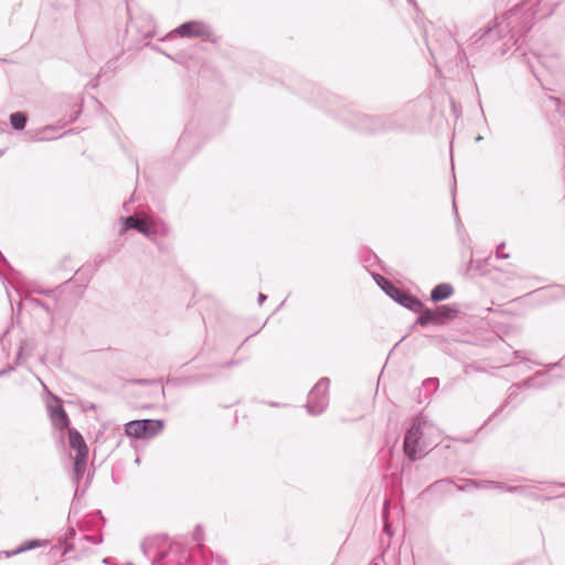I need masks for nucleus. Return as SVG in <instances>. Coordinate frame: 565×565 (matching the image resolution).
Instances as JSON below:
<instances>
[{
  "label": "nucleus",
  "mask_w": 565,
  "mask_h": 565,
  "mask_svg": "<svg viewBox=\"0 0 565 565\" xmlns=\"http://www.w3.org/2000/svg\"><path fill=\"white\" fill-rule=\"evenodd\" d=\"M490 38H500V31L498 30V23L497 19L493 21H490L487 26L483 29H480L478 32H476L471 40H473V43H478L479 41L487 40Z\"/></svg>",
  "instance_id": "ddd939ff"
},
{
  "label": "nucleus",
  "mask_w": 565,
  "mask_h": 565,
  "mask_svg": "<svg viewBox=\"0 0 565 565\" xmlns=\"http://www.w3.org/2000/svg\"><path fill=\"white\" fill-rule=\"evenodd\" d=\"M455 292L454 287L448 282L437 284L430 291V300L440 302L450 298Z\"/></svg>",
  "instance_id": "f8f14e48"
},
{
  "label": "nucleus",
  "mask_w": 565,
  "mask_h": 565,
  "mask_svg": "<svg viewBox=\"0 0 565 565\" xmlns=\"http://www.w3.org/2000/svg\"><path fill=\"white\" fill-rule=\"evenodd\" d=\"M102 263H103L102 258L100 259H97V258L95 259V264H96L97 267H99L102 265Z\"/></svg>",
  "instance_id": "e433bc0d"
},
{
  "label": "nucleus",
  "mask_w": 565,
  "mask_h": 565,
  "mask_svg": "<svg viewBox=\"0 0 565 565\" xmlns=\"http://www.w3.org/2000/svg\"><path fill=\"white\" fill-rule=\"evenodd\" d=\"M25 344H26V341H22L21 342V345H20L19 351L17 353L14 363L8 364V366L6 369H2L3 371H8V374L10 372L14 371L15 366L19 365V360L22 356V351H23Z\"/></svg>",
  "instance_id": "5701e85b"
},
{
  "label": "nucleus",
  "mask_w": 565,
  "mask_h": 565,
  "mask_svg": "<svg viewBox=\"0 0 565 565\" xmlns=\"http://www.w3.org/2000/svg\"><path fill=\"white\" fill-rule=\"evenodd\" d=\"M191 146H192V136L190 134L189 127H186L178 141L175 152H174L175 156H178L179 153L185 152V154L188 157H190L192 154V152L190 151Z\"/></svg>",
  "instance_id": "f3484780"
},
{
  "label": "nucleus",
  "mask_w": 565,
  "mask_h": 565,
  "mask_svg": "<svg viewBox=\"0 0 565 565\" xmlns=\"http://www.w3.org/2000/svg\"><path fill=\"white\" fill-rule=\"evenodd\" d=\"M427 425L428 419L423 414H418L412 418L403 440V450L406 459H418L417 455L424 451L425 445L423 435Z\"/></svg>",
  "instance_id": "f257e3e1"
},
{
  "label": "nucleus",
  "mask_w": 565,
  "mask_h": 565,
  "mask_svg": "<svg viewBox=\"0 0 565 565\" xmlns=\"http://www.w3.org/2000/svg\"><path fill=\"white\" fill-rule=\"evenodd\" d=\"M546 373H547L546 371H537L532 376L526 377L516 383L522 390H530V388L541 390L546 386V383L542 382L540 379L545 376Z\"/></svg>",
  "instance_id": "4468645a"
},
{
  "label": "nucleus",
  "mask_w": 565,
  "mask_h": 565,
  "mask_svg": "<svg viewBox=\"0 0 565 565\" xmlns=\"http://www.w3.org/2000/svg\"><path fill=\"white\" fill-rule=\"evenodd\" d=\"M98 77H99V75H98L96 78L92 79V81L88 83V86H89L90 88L95 89V88H97V87H98V85H99V79H98Z\"/></svg>",
  "instance_id": "c756f323"
},
{
  "label": "nucleus",
  "mask_w": 565,
  "mask_h": 565,
  "mask_svg": "<svg viewBox=\"0 0 565 565\" xmlns=\"http://www.w3.org/2000/svg\"><path fill=\"white\" fill-rule=\"evenodd\" d=\"M47 412L51 422L56 429L63 430L70 428V418L64 409L63 401L60 397L53 396L52 399L49 401Z\"/></svg>",
  "instance_id": "423d86ee"
},
{
  "label": "nucleus",
  "mask_w": 565,
  "mask_h": 565,
  "mask_svg": "<svg viewBox=\"0 0 565 565\" xmlns=\"http://www.w3.org/2000/svg\"><path fill=\"white\" fill-rule=\"evenodd\" d=\"M269 405H270V406H275V407H276V406H278V403H274V402H271Z\"/></svg>",
  "instance_id": "ea45409f"
},
{
  "label": "nucleus",
  "mask_w": 565,
  "mask_h": 565,
  "mask_svg": "<svg viewBox=\"0 0 565 565\" xmlns=\"http://www.w3.org/2000/svg\"><path fill=\"white\" fill-rule=\"evenodd\" d=\"M443 448L450 450V449H451V446H450V444H447V445H445V446L437 445V446H436V447H434V448H433L428 454H430V452H431L434 456H438V455H440V450H441Z\"/></svg>",
  "instance_id": "bb28decb"
},
{
  "label": "nucleus",
  "mask_w": 565,
  "mask_h": 565,
  "mask_svg": "<svg viewBox=\"0 0 565 565\" xmlns=\"http://www.w3.org/2000/svg\"><path fill=\"white\" fill-rule=\"evenodd\" d=\"M522 388L518 385V383H513L509 390H508V395L507 397L504 398L503 403L495 409V412L489 417L488 420L492 419L494 416H497L498 414H500L508 405H510L514 399L518 398L519 394H520V391Z\"/></svg>",
  "instance_id": "dca6fc26"
},
{
  "label": "nucleus",
  "mask_w": 565,
  "mask_h": 565,
  "mask_svg": "<svg viewBox=\"0 0 565 565\" xmlns=\"http://www.w3.org/2000/svg\"><path fill=\"white\" fill-rule=\"evenodd\" d=\"M398 114L377 115L379 118V132L392 131L402 129L404 126L398 119Z\"/></svg>",
  "instance_id": "9d476101"
},
{
  "label": "nucleus",
  "mask_w": 565,
  "mask_h": 565,
  "mask_svg": "<svg viewBox=\"0 0 565 565\" xmlns=\"http://www.w3.org/2000/svg\"><path fill=\"white\" fill-rule=\"evenodd\" d=\"M79 114H81V110H78V111H77V113H76V114L71 118V120H70V121H71V122H74V121L78 118Z\"/></svg>",
  "instance_id": "72a5a7b5"
},
{
  "label": "nucleus",
  "mask_w": 565,
  "mask_h": 565,
  "mask_svg": "<svg viewBox=\"0 0 565 565\" xmlns=\"http://www.w3.org/2000/svg\"><path fill=\"white\" fill-rule=\"evenodd\" d=\"M135 384H138V385H141V386H146V385H152V384H159V385H162V380L161 379H138V380H135L134 381Z\"/></svg>",
  "instance_id": "393cba45"
},
{
  "label": "nucleus",
  "mask_w": 565,
  "mask_h": 565,
  "mask_svg": "<svg viewBox=\"0 0 565 565\" xmlns=\"http://www.w3.org/2000/svg\"><path fill=\"white\" fill-rule=\"evenodd\" d=\"M452 210H454L455 215H456L457 226L459 227L461 225V223H460V220H459V216H458V211H457V205H456V201H455V192L454 191H452Z\"/></svg>",
  "instance_id": "c85d7f7f"
},
{
  "label": "nucleus",
  "mask_w": 565,
  "mask_h": 565,
  "mask_svg": "<svg viewBox=\"0 0 565 565\" xmlns=\"http://www.w3.org/2000/svg\"><path fill=\"white\" fill-rule=\"evenodd\" d=\"M138 232L145 235L149 239H153L157 236L156 223L153 221L143 223L139 226Z\"/></svg>",
  "instance_id": "4be33fe9"
},
{
  "label": "nucleus",
  "mask_w": 565,
  "mask_h": 565,
  "mask_svg": "<svg viewBox=\"0 0 565 565\" xmlns=\"http://www.w3.org/2000/svg\"><path fill=\"white\" fill-rule=\"evenodd\" d=\"M330 385L328 377H321L308 395L306 408L310 415H320L326 408V394Z\"/></svg>",
  "instance_id": "39448f33"
},
{
  "label": "nucleus",
  "mask_w": 565,
  "mask_h": 565,
  "mask_svg": "<svg viewBox=\"0 0 565 565\" xmlns=\"http://www.w3.org/2000/svg\"><path fill=\"white\" fill-rule=\"evenodd\" d=\"M409 3L416 6V2L414 0H407Z\"/></svg>",
  "instance_id": "a19ab883"
},
{
  "label": "nucleus",
  "mask_w": 565,
  "mask_h": 565,
  "mask_svg": "<svg viewBox=\"0 0 565 565\" xmlns=\"http://www.w3.org/2000/svg\"><path fill=\"white\" fill-rule=\"evenodd\" d=\"M56 130H57L56 126L47 125V126L43 127L42 129H40L38 135L32 137L31 140L35 141V142L53 140L56 137L47 135V131H56Z\"/></svg>",
  "instance_id": "412c9836"
},
{
  "label": "nucleus",
  "mask_w": 565,
  "mask_h": 565,
  "mask_svg": "<svg viewBox=\"0 0 565 565\" xmlns=\"http://www.w3.org/2000/svg\"><path fill=\"white\" fill-rule=\"evenodd\" d=\"M416 312H418V317L415 320V324L427 327V326H436L434 311L433 309L425 306L423 302V307L418 309Z\"/></svg>",
  "instance_id": "2eb2a0df"
},
{
  "label": "nucleus",
  "mask_w": 565,
  "mask_h": 565,
  "mask_svg": "<svg viewBox=\"0 0 565 565\" xmlns=\"http://www.w3.org/2000/svg\"><path fill=\"white\" fill-rule=\"evenodd\" d=\"M7 374H8V371L0 370V377L4 376Z\"/></svg>",
  "instance_id": "58836bf2"
},
{
  "label": "nucleus",
  "mask_w": 565,
  "mask_h": 565,
  "mask_svg": "<svg viewBox=\"0 0 565 565\" xmlns=\"http://www.w3.org/2000/svg\"><path fill=\"white\" fill-rule=\"evenodd\" d=\"M163 428V419H135L125 424V434L137 439H150L158 436Z\"/></svg>",
  "instance_id": "7ed1b4c3"
},
{
  "label": "nucleus",
  "mask_w": 565,
  "mask_h": 565,
  "mask_svg": "<svg viewBox=\"0 0 565 565\" xmlns=\"http://www.w3.org/2000/svg\"><path fill=\"white\" fill-rule=\"evenodd\" d=\"M505 244L501 243L497 246L495 256L497 258H509V254H500V249L504 248Z\"/></svg>",
  "instance_id": "cd10ccee"
},
{
  "label": "nucleus",
  "mask_w": 565,
  "mask_h": 565,
  "mask_svg": "<svg viewBox=\"0 0 565 565\" xmlns=\"http://www.w3.org/2000/svg\"><path fill=\"white\" fill-rule=\"evenodd\" d=\"M28 115L24 111H14L10 115L9 120L13 130L21 131L28 124Z\"/></svg>",
  "instance_id": "a211bd4d"
},
{
  "label": "nucleus",
  "mask_w": 565,
  "mask_h": 565,
  "mask_svg": "<svg viewBox=\"0 0 565 565\" xmlns=\"http://www.w3.org/2000/svg\"><path fill=\"white\" fill-rule=\"evenodd\" d=\"M153 222L156 223L157 235H167L168 234L169 228L164 222H162V221H153Z\"/></svg>",
  "instance_id": "a878e982"
},
{
  "label": "nucleus",
  "mask_w": 565,
  "mask_h": 565,
  "mask_svg": "<svg viewBox=\"0 0 565 565\" xmlns=\"http://www.w3.org/2000/svg\"><path fill=\"white\" fill-rule=\"evenodd\" d=\"M373 278L376 281L377 286L390 298H392L396 303L403 306L409 311H417L423 307V301L418 297L397 287L393 281L385 278L384 276L380 274H374Z\"/></svg>",
  "instance_id": "f03ea898"
},
{
  "label": "nucleus",
  "mask_w": 565,
  "mask_h": 565,
  "mask_svg": "<svg viewBox=\"0 0 565 565\" xmlns=\"http://www.w3.org/2000/svg\"><path fill=\"white\" fill-rule=\"evenodd\" d=\"M129 203H130V201H126V202H124V204H122V207H124V209H125V211H127V212H129V211H130V210H129Z\"/></svg>",
  "instance_id": "473e14b6"
},
{
  "label": "nucleus",
  "mask_w": 565,
  "mask_h": 565,
  "mask_svg": "<svg viewBox=\"0 0 565 565\" xmlns=\"http://www.w3.org/2000/svg\"><path fill=\"white\" fill-rule=\"evenodd\" d=\"M347 121L356 129L365 132H379V118L377 115H366L362 113H354L351 119Z\"/></svg>",
  "instance_id": "0eeeda50"
},
{
  "label": "nucleus",
  "mask_w": 565,
  "mask_h": 565,
  "mask_svg": "<svg viewBox=\"0 0 565 565\" xmlns=\"http://www.w3.org/2000/svg\"><path fill=\"white\" fill-rule=\"evenodd\" d=\"M267 299V296L263 292H259L257 301L259 305H262Z\"/></svg>",
  "instance_id": "7c9ffc66"
},
{
  "label": "nucleus",
  "mask_w": 565,
  "mask_h": 565,
  "mask_svg": "<svg viewBox=\"0 0 565 565\" xmlns=\"http://www.w3.org/2000/svg\"><path fill=\"white\" fill-rule=\"evenodd\" d=\"M210 377L207 375H190V376H183V377H173L168 376L166 384L171 385L173 387H181L185 385H194L204 381H207Z\"/></svg>",
  "instance_id": "9b49d317"
},
{
  "label": "nucleus",
  "mask_w": 565,
  "mask_h": 565,
  "mask_svg": "<svg viewBox=\"0 0 565 565\" xmlns=\"http://www.w3.org/2000/svg\"><path fill=\"white\" fill-rule=\"evenodd\" d=\"M433 311L436 326H440L454 320L459 313V307L456 303L439 305Z\"/></svg>",
  "instance_id": "1a4fd4ad"
},
{
  "label": "nucleus",
  "mask_w": 565,
  "mask_h": 565,
  "mask_svg": "<svg viewBox=\"0 0 565 565\" xmlns=\"http://www.w3.org/2000/svg\"><path fill=\"white\" fill-rule=\"evenodd\" d=\"M42 294L46 295V296H52L55 294L54 290H45V291H42Z\"/></svg>",
  "instance_id": "c9c22d12"
},
{
  "label": "nucleus",
  "mask_w": 565,
  "mask_h": 565,
  "mask_svg": "<svg viewBox=\"0 0 565 565\" xmlns=\"http://www.w3.org/2000/svg\"><path fill=\"white\" fill-rule=\"evenodd\" d=\"M31 301L34 306L42 308L50 316L51 320H53V312L43 300L34 298Z\"/></svg>",
  "instance_id": "b1692460"
},
{
  "label": "nucleus",
  "mask_w": 565,
  "mask_h": 565,
  "mask_svg": "<svg viewBox=\"0 0 565 565\" xmlns=\"http://www.w3.org/2000/svg\"><path fill=\"white\" fill-rule=\"evenodd\" d=\"M234 364H236V361L231 360V361H227V362L224 364V366H226V367H227V366H232V365H234Z\"/></svg>",
  "instance_id": "f704fd0d"
},
{
  "label": "nucleus",
  "mask_w": 565,
  "mask_h": 565,
  "mask_svg": "<svg viewBox=\"0 0 565 565\" xmlns=\"http://www.w3.org/2000/svg\"><path fill=\"white\" fill-rule=\"evenodd\" d=\"M172 33L180 38H198L211 43H217L218 41L211 26L200 20L185 21L174 29Z\"/></svg>",
  "instance_id": "20e7f679"
},
{
  "label": "nucleus",
  "mask_w": 565,
  "mask_h": 565,
  "mask_svg": "<svg viewBox=\"0 0 565 565\" xmlns=\"http://www.w3.org/2000/svg\"><path fill=\"white\" fill-rule=\"evenodd\" d=\"M120 234H125L129 230H136L138 232L139 226H141V221L136 216H125L120 218Z\"/></svg>",
  "instance_id": "6ab92c4d"
},
{
  "label": "nucleus",
  "mask_w": 565,
  "mask_h": 565,
  "mask_svg": "<svg viewBox=\"0 0 565 565\" xmlns=\"http://www.w3.org/2000/svg\"><path fill=\"white\" fill-rule=\"evenodd\" d=\"M2 153H3V150H0V156H2Z\"/></svg>",
  "instance_id": "79ce46f5"
},
{
  "label": "nucleus",
  "mask_w": 565,
  "mask_h": 565,
  "mask_svg": "<svg viewBox=\"0 0 565 565\" xmlns=\"http://www.w3.org/2000/svg\"><path fill=\"white\" fill-rule=\"evenodd\" d=\"M422 386L425 391V399L429 401L431 395L438 391L439 380L437 377H428L423 381Z\"/></svg>",
  "instance_id": "aec40b11"
},
{
  "label": "nucleus",
  "mask_w": 565,
  "mask_h": 565,
  "mask_svg": "<svg viewBox=\"0 0 565 565\" xmlns=\"http://www.w3.org/2000/svg\"><path fill=\"white\" fill-rule=\"evenodd\" d=\"M482 139H483V137H482L481 135H478V136L475 138V140H476L477 142L481 141Z\"/></svg>",
  "instance_id": "4c0bfd02"
},
{
  "label": "nucleus",
  "mask_w": 565,
  "mask_h": 565,
  "mask_svg": "<svg viewBox=\"0 0 565 565\" xmlns=\"http://www.w3.org/2000/svg\"><path fill=\"white\" fill-rule=\"evenodd\" d=\"M68 445L76 451L74 459H88V447L82 434L75 428H68Z\"/></svg>",
  "instance_id": "6e6552de"
},
{
  "label": "nucleus",
  "mask_w": 565,
  "mask_h": 565,
  "mask_svg": "<svg viewBox=\"0 0 565 565\" xmlns=\"http://www.w3.org/2000/svg\"><path fill=\"white\" fill-rule=\"evenodd\" d=\"M84 465H85V461L76 460L75 461V470L78 472L82 469V466H84Z\"/></svg>",
  "instance_id": "2f4dec72"
}]
</instances>
